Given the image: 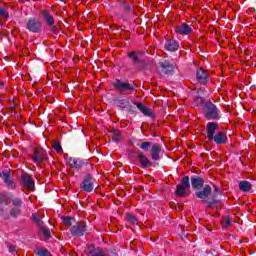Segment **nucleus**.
I'll list each match as a JSON object with an SVG mask.
<instances>
[{"instance_id":"obj_9","label":"nucleus","mask_w":256,"mask_h":256,"mask_svg":"<svg viewBox=\"0 0 256 256\" xmlns=\"http://www.w3.org/2000/svg\"><path fill=\"white\" fill-rule=\"evenodd\" d=\"M40 15L48 27H53V25H55V18L53 17V14H51V10L41 9Z\"/></svg>"},{"instance_id":"obj_12","label":"nucleus","mask_w":256,"mask_h":256,"mask_svg":"<svg viewBox=\"0 0 256 256\" xmlns=\"http://www.w3.org/2000/svg\"><path fill=\"white\" fill-rule=\"evenodd\" d=\"M1 179H3L5 185H7V187H11L12 189H16L17 185L15 184V181H13V179H11V171L9 170H4L1 173Z\"/></svg>"},{"instance_id":"obj_18","label":"nucleus","mask_w":256,"mask_h":256,"mask_svg":"<svg viewBox=\"0 0 256 256\" xmlns=\"http://www.w3.org/2000/svg\"><path fill=\"white\" fill-rule=\"evenodd\" d=\"M191 185L196 191H199L200 189H203V185H205V181L203 180V178L199 176H192Z\"/></svg>"},{"instance_id":"obj_2","label":"nucleus","mask_w":256,"mask_h":256,"mask_svg":"<svg viewBox=\"0 0 256 256\" xmlns=\"http://www.w3.org/2000/svg\"><path fill=\"white\" fill-rule=\"evenodd\" d=\"M205 118L208 121L219 120V109L212 102H207L204 106Z\"/></svg>"},{"instance_id":"obj_7","label":"nucleus","mask_w":256,"mask_h":256,"mask_svg":"<svg viewBox=\"0 0 256 256\" xmlns=\"http://www.w3.org/2000/svg\"><path fill=\"white\" fill-rule=\"evenodd\" d=\"M22 184L28 191H35V180L29 173H22L21 175Z\"/></svg>"},{"instance_id":"obj_5","label":"nucleus","mask_w":256,"mask_h":256,"mask_svg":"<svg viewBox=\"0 0 256 256\" xmlns=\"http://www.w3.org/2000/svg\"><path fill=\"white\" fill-rule=\"evenodd\" d=\"M95 180H93V176H91V174H87L83 181L80 183V189H82V191H85L86 193H91V191H93V189H95Z\"/></svg>"},{"instance_id":"obj_34","label":"nucleus","mask_w":256,"mask_h":256,"mask_svg":"<svg viewBox=\"0 0 256 256\" xmlns=\"http://www.w3.org/2000/svg\"><path fill=\"white\" fill-rule=\"evenodd\" d=\"M222 225H223V228H224V229H228V227H231V226L233 225V223H231V218L225 217V218L222 220Z\"/></svg>"},{"instance_id":"obj_14","label":"nucleus","mask_w":256,"mask_h":256,"mask_svg":"<svg viewBox=\"0 0 256 256\" xmlns=\"http://www.w3.org/2000/svg\"><path fill=\"white\" fill-rule=\"evenodd\" d=\"M128 57L131 59V61L134 65H139V63H143V52L142 51L129 52Z\"/></svg>"},{"instance_id":"obj_19","label":"nucleus","mask_w":256,"mask_h":256,"mask_svg":"<svg viewBox=\"0 0 256 256\" xmlns=\"http://www.w3.org/2000/svg\"><path fill=\"white\" fill-rule=\"evenodd\" d=\"M134 105L146 117H153V110H151L150 108H147L145 105H143V103H141V102H134Z\"/></svg>"},{"instance_id":"obj_26","label":"nucleus","mask_w":256,"mask_h":256,"mask_svg":"<svg viewBox=\"0 0 256 256\" xmlns=\"http://www.w3.org/2000/svg\"><path fill=\"white\" fill-rule=\"evenodd\" d=\"M32 221H33V223L38 225V227L43 226V216H41L40 213H33L32 214Z\"/></svg>"},{"instance_id":"obj_6","label":"nucleus","mask_w":256,"mask_h":256,"mask_svg":"<svg viewBox=\"0 0 256 256\" xmlns=\"http://www.w3.org/2000/svg\"><path fill=\"white\" fill-rule=\"evenodd\" d=\"M43 24L37 18H30L26 23V29L30 31V33H39Z\"/></svg>"},{"instance_id":"obj_8","label":"nucleus","mask_w":256,"mask_h":256,"mask_svg":"<svg viewBox=\"0 0 256 256\" xmlns=\"http://www.w3.org/2000/svg\"><path fill=\"white\" fill-rule=\"evenodd\" d=\"M47 159V152L43 148H36L34 151V155L32 156V161L39 165V163H43Z\"/></svg>"},{"instance_id":"obj_37","label":"nucleus","mask_w":256,"mask_h":256,"mask_svg":"<svg viewBox=\"0 0 256 256\" xmlns=\"http://www.w3.org/2000/svg\"><path fill=\"white\" fill-rule=\"evenodd\" d=\"M150 148H151V142H142L140 144V149H142V151H149Z\"/></svg>"},{"instance_id":"obj_1","label":"nucleus","mask_w":256,"mask_h":256,"mask_svg":"<svg viewBox=\"0 0 256 256\" xmlns=\"http://www.w3.org/2000/svg\"><path fill=\"white\" fill-rule=\"evenodd\" d=\"M189 189H191V182H189V176H184L181 183L176 185V197H187L189 195Z\"/></svg>"},{"instance_id":"obj_45","label":"nucleus","mask_w":256,"mask_h":256,"mask_svg":"<svg viewBox=\"0 0 256 256\" xmlns=\"http://www.w3.org/2000/svg\"><path fill=\"white\" fill-rule=\"evenodd\" d=\"M215 191H218V188H215Z\"/></svg>"},{"instance_id":"obj_22","label":"nucleus","mask_w":256,"mask_h":256,"mask_svg":"<svg viewBox=\"0 0 256 256\" xmlns=\"http://www.w3.org/2000/svg\"><path fill=\"white\" fill-rule=\"evenodd\" d=\"M87 253L90 256H108L107 253H105V251H103V249L95 248L93 246L88 247Z\"/></svg>"},{"instance_id":"obj_10","label":"nucleus","mask_w":256,"mask_h":256,"mask_svg":"<svg viewBox=\"0 0 256 256\" xmlns=\"http://www.w3.org/2000/svg\"><path fill=\"white\" fill-rule=\"evenodd\" d=\"M202 187V189L195 192V196L197 197V199H202L203 201H205V199H209V195H211L213 189L211 188V186H209V184H206Z\"/></svg>"},{"instance_id":"obj_27","label":"nucleus","mask_w":256,"mask_h":256,"mask_svg":"<svg viewBox=\"0 0 256 256\" xmlns=\"http://www.w3.org/2000/svg\"><path fill=\"white\" fill-rule=\"evenodd\" d=\"M126 221L128 223H130V225H138L139 224V220L137 219V217L131 213L126 214Z\"/></svg>"},{"instance_id":"obj_32","label":"nucleus","mask_w":256,"mask_h":256,"mask_svg":"<svg viewBox=\"0 0 256 256\" xmlns=\"http://www.w3.org/2000/svg\"><path fill=\"white\" fill-rule=\"evenodd\" d=\"M52 148L55 149L56 153H63V148L61 147V142L54 141Z\"/></svg>"},{"instance_id":"obj_33","label":"nucleus","mask_w":256,"mask_h":256,"mask_svg":"<svg viewBox=\"0 0 256 256\" xmlns=\"http://www.w3.org/2000/svg\"><path fill=\"white\" fill-rule=\"evenodd\" d=\"M74 222L75 219H73L72 217H64L62 221V223L66 225V227H71V225H73Z\"/></svg>"},{"instance_id":"obj_23","label":"nucleus","mask_w":256,"mask_h":256,"mask_svg":"<svg viewBox=\"0 0 256 256\" xmlns=\"http://www.w3.org/2000/svg\"><path fill=\"white\" fill-rule=\"evenodd\" d=\"M165 49L167 51H172V52L177 51L179 49V43L173 39L166 40Z\"/></svg>"},{"instance_id":"obj_25","label":"nucleus","mask_w":256,"mask_h":256,"mask_svg":"<svg viewBox=\"0 0 256 256\" xmlns=\"http://www.w3.org/2000/svg\"><path fill=\"white\" fill-rule=\"evenodd\" d=\"M213 141L217 145H222V143H225L227 141V135L224 132H218L214 137Z\"/></svg>"},{"instance_id":"obj_24","label":"nucleus","mask_w":256,"mask_h":256,"mask_svg":"<svg viewBox=\"0 0 256 256\" xmlns=\"http://www.w3.org/2000/svg\"><path fill=\"white\" fill-rule=\"evenodd\" d=\"M238 187L240 191H243L244 193H249V191L253 189V184H251V182L249 181L242 180L239 182Z\"/></svg>"},{"instance_id":"obj_13","label":"nucleus","mask_w":256,"mask_h":256,"mask_svg":"<svg viewBox=\"0 0 256 256\" xmlns=\"http://www.w3.org/2000/svg\"><path fill=\"white\" fill-rule=\"evenodd\" d=\"M219 129V124L215 122H208L206 125V132L208 141H213V137L215 136V131Z\"/></svg>"},{"instance_id":"obj_29","label":"nucleus","mask_w":256,"mask_h":256,"mask_svg":"<svg viewBox=\"0 0 256 256\" xmlns=\"http://www.w3.org/2000/svg\"><path fill=\"white\" fill-rule=\"evenodd\" d=\"M0 203L3 207V205H9V203H11V198L9 196H7V194H0Z\"/></svg>"},{"instance_id":"obj_4","label":"nucleus","mask_w":256,"mask_h":256,"mask_svg":"<svg viewBox=\"0 0 256 256\" xmlns=\"http://www.w3.org/2000/svg\"><path fill=\"white\" fill-rule=\"evenodd\" d=\"M87 232V224L83 221L77 222L70 229L72 237H83Z\"/></svg>"},{"instance_id":"obj_31","label":"nucleus","mask_w":256,"mask_h":256,"mask_svg":"<svg viewBox=\"0 0 256 256\" xmlns=\"http://www.w3.org/2000/svg\"><path fill=\"white\" fill-rule=\"evenodd\" d=\"M12 205L13 207L21 209V207H23V201L21 200V198H13Z\"/></svg>"},{"instance_id":"obj_36","label":"nucleus","mask_w":256,"mask_h":256,"mask_svg":"<svg viewBox=\"0 0 256 256\" xmlns=\"http://www.w3.org/2000/svg\"><path fill=\"white\" fill-rule=\"evenodd\" d=\"M10 215H11V217H19V215H21V208L13 207L10 210Z\"/></svg>"},{"instance_id":"obj_15","label":"nucleus","mask_w":256,"mask_h":256,"mask_svg":"<svg viewBox=\"0 0 256 256\" xmlns=\"http://www.w3.org/2000/svg\"><path fill=\"white\" fill-rule=\"evenodd\" d=\"M175 31L178 35H191V33H193V28L185 23H182L176 26Z\"/></svg>"},{"instance_id":"obj_35","label":"nucleus","mask_w":256,"mask_h":256,"mask_svg":"<svg viewBox=\"0 0 256 256\" xmlns=\"http://www.w3.org/2000/svg\"><path fill=\"white\" fill-rule=\"evenodd\" d=\"M40 231L41 233H43V235L46 237V239H50L51 238V231L48 230L47 227L45 226H40Z\"/></svg>"},{"instance_id":"obj_46","label":"nucleus","mask_w":256,"mask_h":256,"mask_svg":"<svg viewBox=\"0 0 256 256\" xmlns=\"http://www.w3.org/2000/svg\"><path fill=\"white\" fill-rule=\"evenodd\" d=\"M0 177H1V172H0Z\"/></svg>"},{"instance_id":"obj_20","label":"nucleus","mask_w":256,"mask_h":256,"mask_svg":"<svg viewBox=\"0 0 256 256\" xmlns=\"http://www.w3.org/2000/svg\"><path fill=\"white\" fill-rule=\"evenodd\" d=\"M160 67L162 69V73H165V75H169V73H172V71L175 69V66L167 60L160 62Z\"/></svg>"},{"instance_id":"obj_21","label":"nucleus","mask_w":256,"mask_h":256,"mask_svg":"<svg viewBox=\"0 0 256 256\" xmlns=\"http://www.w3.org/2000/svg\"><path fill=\"white\" fill-rule=\"evenodd\" d=\"M68 163L72 169L77 170L81 169L85 165V162L79 158H69Z\"/></svg>"},{"instance_id":"obj_38","label":"nucleus","mask_w":256,"mask_h":256,"mask_svg":"<svg viewBox=\"0 0 256 256\" xmlns=\"http://www.w3.org/2000/svg\"><path fill=\"white\" fill-rule=\"evenodd\" d=\"M0 17H4L5 19H7V17H9V14L7 13V11H5V9L0 8Z\"/></svg>"},{"instance_id":"obj_47","label":"nucleus","mask_w":256,"mask_h":256,"mask_svg":"<svg viewBox=\"0 0 256 256\" xmlns=\"http://www.w3.org/2000/svg\"><path fill=\"white\" fill-rule=\"evenodd\" d=\"M0 25H1V21H0Z\"/></svg>"},{"instance_id":"obj_42","label":"nucleus","mask_w":256,"mask_h":256,"mask_svg":"<svg viewBox=\"0 0 256 256\" xmlns=\"http://www.w3.org/2000/svg\"><path fill=\"white\" fill-rule=\"evenodd\" d=\"M125 103H126L127 105H129V101H127V100H122L121 105H125Z\"/></svg>"},{"instance_id":"obj_43","label":"nucleus","mask_w":256,"mask_h":256,"mask_svg":"<svg viewBox=\"0 0 256 256\" xmlns=\"http://www.w3.org/2000/svg\"><path fill=\"white\" fill-rule=\"evenodd\" d=\"M71 256H78L77 253H72Z\"/></svg>"},{"instance_id":"obj_16","label":"nucleus","mask_w":256,"mask_h":256,"mask_svg":"<svg viewBox=\"0 0 256 256\" xmlns=\"http://www.w3.org/2000/svg\"><path fill=\"white\" fill-rule=\"evenodd\" d=\"M150 155L153 161H159V159H161V145L157 143L154 144L151 147Z\"/></svg>"},{"instance_id":"obj_41","label":"nucleus","mask_w":256,"mask_h":256,"mask_svg":"<svg viewBox=\"0 0 256 256\" xmlns=\"http://www.w3.org/2000/svg\"><path fill=\"white\" fill-rule=\"evenodd\" d=\"M124 9H125V11H130L131 10V6L129 4H125L124 5Z\"/></svg>"},{"instance_id":"obj_3","label":"nucleus","mask_w":256,"mask_h":256,"mask_svg":"<svg viewBox=\"0 0 256 256\" xmlns=\"http://www.w3.org/2000/svg\"><path fill=\"white\" fill-rule=\"evenodd\" d=\"M114 87L122 95H130L132 91H135V84H131L129 82H123L121 80H117L114 83Z\"/></svg>"},{"instance_id":"obj_44","label":"nucleus","mask_w":256,"mask_h":256,"mask_svg":"<svg viewBox=\"0 0 256 256\" xmlns=\"http://www.w3.org/2000/svg\"><path fill=\"white\" fill-rule=\"evenodd\" d=\"M0 87H3V82H0Z\"/></svg>"},{"instance_id":"obj_11","label":"nucleus","mask_w":256,"mask_h":256,"mask_svg":"<svg viewBox=\"0 0 256 256\" xmlns=\"http://www.w3.org/2000/svg\"><path fill=\"white\" fill-rule=\"evenodd\" d=\"M196 80L200 85H207L209 83V73H207V70L199 68L196 71Z\"/></svg>"},{"instance_id":"obj_30","label":"nucleus","mask_w":256,"mask_h":256,"mask_svg":"<svg viewBox=\"0 0 256 256\" xmlns=\"http://www.w3.org/2000/svg\"><path fill=\"white\" fill-rule=\"evenodd\" d=\"M36 255L37 256H52L51 252H49V250H47L46 248L36 249Z\"/></svg>"},{"instance_id":"obj_39","label":"nucleus","mask_w":256,"mask_h":256,"mask_svg":"<svg viewBox=\"0 0 256 256\" xmlns=\"http://www.w3.org/2000/svg\"><path fill=\"white\" fill-rule=\"evenodd\" d=\"M8 251L9 253H15L17 251V247L15 245H8Z\"/></svg>"},{"instance_id":"obj_40","label":"nucleus","mask_w":256,"mask_h":256,"mask_svg":"<svg viewBox=\"0 0 256 256\" xmlns=\"http://www.w3.org/2000/svg\"><path fill=\"white\" fill-rule=\"evenodd\" d=\"M50 30L52 31V33H59V28H57V26H55V24H53L52 26H49Z\"/></svg>"},{"instance_id":"obj_17","label":"nucleus","mask_w":256,"mask_h":256,"mask_svg":"<svg viewBox=\"0 0 256 256\" xmlns=\"http://www.w3.org/2000/svg\"><path fill=\"white\" fill-rule=\"evenodd\" d=\"M137 159L142 167V169H147V167H151L153 165V162L147 158L143 152H140L137 156Z\"/></svg>"},{"instance_id":"obj_28","label":"nucleus","mask_w":256,"mask_h":256,"mask_svg":"<svg viewBox=\"0 0 256 256\" xmlns=\"http://www.w3.org/2000/svg\"><path fill=\"white\" fill-rule=\"evenodd\" d=\"M112 139L115 141V143L121 142L123 139V136L121 135V131L112 130Z\"/></svg>"}]
</instances>
